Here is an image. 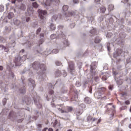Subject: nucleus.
I'll use <instances>...</instances> for the list:
<instances>
[{
  "instance_id": "nucleus-34",
  "label": "nucleus",
  "mask_w": 131,
  "mask_h": 131,
  "mask_svg": "<svg viewBox=\"0 0 131 131\" xmlns=\"http://www.w3.org/2000/svg\"><path fill=\"white\" fill-rule=\"evenodd\" d=\"M53 53H54V54H58L59 51L57 49H54L52 51Z\"/></svg>"
},
{
  "instance_id": "nucleus-13",
  "label": "nucleus",
  "mask_w": 131,
  "mask_h": 131,
  "mask_svg": "<svg viewBox=\"0 0 131 131\" xmlns=\"http://www.w3.org/2000/svg\"><path fill=\"white\" fill-rule=\"evenodd\" d=\"M100 13H104L106 12V7H101L100 8Z\"/></svg>"
},
{
  "instance_id": "nucleus-48",
  "label": "nucleus",
  "mask_w": 131,
  "mask_h": 131,
  "mask_svg": "<svg viewBox=\"0 0 131 131\" xmlns=\"http://www.w3.org/2000/svg\"><path fill=\"white\" fill-rule=\"evenodd\" d=\"M43 36H44L43 33H41V34H40V37H43Z\"/></svg>"
},
{
  "instance_id": "nucleus-50",
  "label": "nucleus",
  "mask_w": 131,
  "mask_h": 131,
  "mask_svg": "<svg viewBox=\"0 0 131 131\" xmlns=\"http://www.w3.org/2000/svg\"><path fill=\"white\" fill-rule=\"evenodd\" d=\"M113 103H108V104L106 105V108L108 107V105H113Z\"/></svg>"
},
{
  "instance_id": "nucleus-55",
  "label": "nucleus",
  "mask_w": 131,
  "mask_h": 131,
  "mask_svg": "<svg viewBox=\"0 0 131 131\" xmlns=\"http://www.w3.org/2000/svg\"><path fill=\"white\" fill-rule=\"evenodd\" d=\"M49 131H53L54 129H53V128H49V129H48Z\"/></svg>"
},
{
  "instance_id": "nucleus-26",
  "label": "nucleus",
  "mask_w": 131,
  "mask_h": 131,
  "mask_svg": "<svg viewBox=\"0 0 131 131\" xmlns=\"http://www.w3.org/2000/svg\"><path fill=\"white\" fill-rule=\"evenodd\" d=\"M5 10V7L3 5H0V12H4Z\"/></svg>"
},
{
  "instance_id": "nucleus-11",
  "label": "nucleus",
  "mask_w": 131,
  "mask_h": 131,
  "mask_svg": "<svg viewBox=\"0 0 131 131\" xmlns=\"http://www.w3.org/2000/svg\"><path fill=\"white\" fill-rule=\"evenodd\" d=\"M96 68V62H93L92 63L91 65V70H94Z\"/></svg>"
},
{
  "instance_id": "nucleus-38",
  "label": "nucleus",
  "mask_w": 131,
  "mask_h": 131,
  "mask_svg": "<svg viewBox=\"0 0 131 131\" xmlns=\"http://www.w3.org/2000/svg\"><path fill=\"white\" fill-rule=\"evenodd\" d=\"M96 120H97V119L96 118H93L92 117V121H91L92 122H94V121H96Z\"/></svg>"
},
{
  "instance_id": "nucleus-2",
  "label": "nucleus",
  "mask_w": 131,
  "mask_h": 131,
  "mask_svg": "<svg viewBox=\"0 0 131 131\" xmlns=\"http://www.w3.org/2000/svg\"><path fill=\"white\" fill-rule=\"evenodd\" d=\"M38 13L39 17L41 20H43V19H45L44 16H45V15H47V11L42 10H40V9H39L38 10Z\"/></svg>"
},
{
  "instance_id": "nucleus-20",
  "label": "nucleus",
  "mask_w": 131,
  "mask_h": 131,
  "mask_svg": "<svg viewBox=\"0 0 131 131\" xmlns=\"http://www.w3.org/2000/svg\"><path fill=\"white\" fill-rule=\"evenodd\" d=\"M90 33L93 35L96 34L97 33V30L95 29H93L90 31Z\"/></svg>"
},
{
  "instance_id": "nucleus-33",
  "label": "nucleus",
  "mask_w": 131,
  "mask_h": 131,
  "mask_svg": "<svg viewBox=\"0 0 131 131\" xmlns=\"http://www.w3.org/2000/svg\"><path fill=\"white\" fill-rule=\"evenodd\" d=\"M41 31V28H39L36 31V34H38Z\"/></svg>"
},
{
  "instance_id": "nucleus-15",
  "label": "nucleus",
  "mask_w": 131,
  "mask_h": 131,
  "mask_svg": "<svg viewBox=\"0 0 131 131\" xmlns=\"http://www.w3.org/2000/svg\"><path fill=\"white\" fill-rule=\"evenodd\" d=\"M14 16V13L10 12L8 13V18L9 19H12V18H13Z\"/></svg>"
},
{
  "instance_id": "nucleus-59",
  "label": "nucleus",
  "mask_w": 131,
  "mask_h": 131,
  "mask_svg": "<svg viewBox=\"0 0 131 131\" xmlns=\"http://www.w3.org/2000/svg\"><path fill=\"white\" fill-rule=\"evenodd\" d=\"M37 126H38V127H41V124H39L37 125Z\"/></svg>"
},
{
  "instance_id": "nucleus-56",
  "label": "nucleus",
  "mask_w": 131,
  "mask_h": 131,
  "mask_svg": "<svg viewBox=\"0 0 131 131\" xmlns=\"http://www.w3.org/2000/svg\"><path fill=\"white\" fill-rule=\"evenodd\" d=\"M55 3H56L57 4H59V3H60V0H56V2H55Z\"/></svg>"
},
{
  "instance_id": "nucleus-24",
  "label": "nucleus",
  "mask_w": 131,
  "mask_h": 131,
  "mask_svg": "<svg viewBox=\"0 0 131 131\" xmlns=\"http://www.w3.org/2000/svg\"><path fill=\"white\" fill-rule=\"evenodd\" d=\"M92 119H93V117L90 115L87 117L86 120L87 121H91Z\"/></svg>"
},
{
  "instance_id": "nucleus-27",
  "label": "nucleus",
  "mask_w": 131,
  "mask_h": 131,
  "mask_svg": "<svg viewBox=\"0 0 131 131\" xmlns=\"http://www.w3.org/2000/svg\"><path fill=\"white\" fill-rule=\"evenodd\" d=\"M20 93H21V94H25V93H26V90H25V88H24V89H20Z\"/></svg>"
},
{
  "instance_id": "nucleus-14",
  "label": "nucleus",
  "mask_w": 131,
  "mask_h": 131,
  "mask_svg": "<svg viewBox=\"0 0 131 131\" xmlns=\"http://www.w3.org/2000/svg\"><path fill=\"white\" fill-rule=\"evenodd\" d=\"M108 11H113V10H114V5L112 4L108 5Z\"/></svg>"
},
{
  "instance_id": "nucleus-19",
  "label": "nucleus",
  "mask_w": 131,
  "mask_h": 131,
  "mask_svg": "<svg viewBox=\"0 0 131 131\" xmlns=\"http://www.w3.org/2000/svg\"><path fill=\"white\" fill-rule=\"evenodd\" d=\"M69 8V7L67 5L63 6L62 8L63 11H64V12H66L68 10Z\"/></svg>"
},
{
  "instance_id": "nucleus-22",
  "label": "nucleus",
  "mask_w": 131,
  "mask_h": 131,
  "mask_svg": "<svg viewBox=\"0 0 131 131\" xmlns=\"http://www.w3.org/2000/svg\"><path fill=\"white\" fill-rule=\"evenodd\" d=\"M20 10H23V11H25V9H26V7H25V5L24 4H22L20 7Z\"/></svg>"
},
{
  "instance_id": "nucleus-9",
  "label": "nucleus",
  "mask_w": 131,
  "mask_h": 131,
  "mask_svg": "<svg viewBox=\"0 0 131 131\" xmlns=\"http://www.w3.org/2000/svg\"><path fill=\"white\" fill-rule=\"evenodd\" d=\"M25 102L27 105H28L29 104H30L31 100H30V98L29 97H26L25 100Z\"/></svg>"
},
{
  "instance_id": "nucleus-47",
  "label": "nucleus",
  "mask_w": 131,
  "mask_h": 131,
  "mask_svg": "<svg viewBox=\"0 0 131 131\" xmlns=\"http://www.w3.org/2000/svg\"><path fill=\"white\" fill-rule=\"evenodd\" d=\"M30 20V17H28L27 19H26V22H28Z\"/></svg>"
},
{
  "instance_id": "nucleus-63",
  "label": "nucleus",
  "mask_w": 131,
  "mask_h": 131,
  "mask_svg": "<svg viewBox=\"0 0 131 131\" xmlns=\"http://www.w3.org/2000/svg\"><path fill=\"white\" fill-rule=\"evenodd\" d=\"M59 28H63V26H59Z\"/></svg>"
},
{
  "instance_id": "nucleus-32",
  "label": "nucleus",
  "mask_w": 131,
  "mask_h": 131,
  "mask_svg": "<svg viewBox=\"0 0 131 131\" xmlns=\"http://www.w3.org/2000/svg\"><path fill=\"white\" fill-rule=\"evenodd\" d=\"M55 64L57 66H61V65H62V63L58 61L55 62Z\"/></svg>"
},
{
  "instance_id": "nucleus-3",
  "label": "nucleus",
  "mask_w": 131,
  "mask_h": 131,
  "mask_svg": "<svg viewBox=\"0 0 131 131\" xmlns=\"http://www.w3.org/2000/svg\"><path fill=\"white\" fill-rule=\"evenodd\" d=\"M52 124L54 128H59V127L61 126V123L57 120H55L54 121L52 122Z\"/></svg>"
},
{
  "instance_id": "nucleus-61",
  "label": "nucleus",
  "mask_w": 131,
  "mask_h": 131,
  "mask_svg": "<svg viewBox=\"0 0 131 131\" xmlns=\"http://www.w3.org/2000/svg\"><path fill=\"white\" fill-rule=\"evenodd\" d=\"M25 51V50H24V49H23L20 51V52H21L22 53H24Z\"/></svg>"
},
{
  "instance_id": "nucleus-16",
  "label": "nucleus",
  "mask_w": 131,
  "mask_h": 131,
  "mask_svg": "<svg viewBox=\"0 0 131 131\" xmlns=\"http://www.w3.org/2000/svg\"><path fill=\"white\" fill-rule=\"evenodd\" d=\"M84 102L85 103H86V104H91V99L89 98L86 97L84 99Z\"/></svg>"
},
{
  "instance_id": "nucleus-23",
  "label": "nucleus",
  "mask_w": 131,
  "mask_h": 131,
  "mask_svg": "<svg viewBox=\"0 0 131 131\" xmlns=\"http://www.w3.org/2000/svg\"><path fill=\"white\" fill-rule=\"evenodd\" d=\"M50 28L51 30H55V29H56V27L54 25V24H51L50 25Z\"/></svg>"
},
{
  "instance_id": "nucleus-43",
  "label": "nucleus",
  "mask_w": 131,
  "mask_h": 131,
  "mask_svg": "<svg viewBox=\"0 0 131 131\" xmlns=\"http://www.w3.org/2000/svg\"><path fill=\"white\" fill-rule=\"evenodd\" d=\"M57 18H58V16H57V15L53 16V18L54 19V20H57Z\"/></svg>"
},
{
  "instance_id": "nucleus-18",
  "label": "nucleus",
  "mask_w": 131,
  "mask_h": 131,
  "mask_svg": "<svg viewBox=\"0 0 131 131\" xmlns=\"http://www.w3.org/2000/svg\"><path fill=\"white\" fill-rule=\"evenodd\" d=\"M71 16H73V13L72 12H67L66 13V17H70Z\"/></svg>"
},
{
  "instance_id": "nucleus-17",
  "label": "nucleus",
  "mask_w": 131,
  "mask_h": 131,
  "mask_svg": "<svg viewBox=\"0 0 131 131\" xmlns=\"http://www.w3.org/2000/svg\"><path fill=\"white\" fill-rule=\"evenodd\" d=\"M101 40H100V37H96L95 39L94 42L95 43H99Z\"/></svg>"
},
{
  "instance_id": "nucleus-7",
  "label": "nucleus",
  "mask_w": 131,
  "mask_h": 131,
  "mask_svg": "<svg viewBox=\"0 0 131 131\" xmlns=\"http://www.w3.org/2000/svg\"><path fill=\"white\" fill-rule=\"evenodd\" d=\"M21 23V21H20V20L14 18V24H15V25H16L17 26H18V25H20Z\"/></svg>"
},
{
  "instance_id": "nucleus-60",
  "label": "nucleus",
  "mask_w": 131,
  "mask_h": 131,
  "mask_svg": "<svg viewBox=\"0 0 131 131\" xmlns=\"http://www.w3.org/2000/svg\"><path fill=\"white\" fill-rule=\"evenodd\" d=\"M100 122H101V120L100 119H99L98 122H97V124L100 123Z\"/></svg>"
},
{
  "instance_id": "nucleus-8",
  "label": "nucleus",
  "mask_w": 131,
  "mask_h": 131,
  "mask_svg": "<svg viewBox=\"0 0 131 131\" xmlns=\"http://www.w3.org/2000/svg\"><path fill=\"white\" fill-rule=\"evenodd\" d=\"M29 81L30 83H31L32 86H33V88H34L35 86V82L34 81V80H32V79L31 78H30L29 79Z\"/></svg>"
},
{
  "instance_id": "nucleus-42",
  "label": "nucleus",
  "mask_w": 131,
  "mask_h": 131,
  "mask_svg": "<svg viewBox=\"0 0 131 131\" xmlns=\"http://www.w3.org/2000/svg\"><path fill=\"white\" fill-rule=\"evenodd\" d=\"M73 2L74 4H78V0H73Z\"/></svg>"
},
{
  "instance_id": "nucleus-37",
  "label": "nucleus",
  "mask_w": 131,
  "mask_h": 131,
  "mask_svg": "<svg viewBox=\"0 0 131 131\" xmlns=\"http://www.w3.org/2000/svg\"><path fill=\"white\" fill-rule=\"evenodd\" d=\"M125 104L126 105H129V104H130V102L129 100H126V101H125Z\"/></svg>"
},
{
  "instance_id": "nucleus-49",
  "label": "nucleus",
  "mask_w": 131,
  "mask_h": 131,
  "mask_svg": "<svg viewBox=\"0 0 131 131\" xmlns=\"http://www.w3.org/2000/svg\"><path fill=\"white\" fill-rule=\"evenodd\" d=\"M0 48H2V49H6V47L3 45H0Z\"/></svg>"
},
{
  "instance_id": "nucleus-62",
  "label": "nucleus",
  "mask_w": 131,
  "mask_h": 131,
  "mask_svg": "<svg viewBox=\"0 0 131 131\" xmlns=\"http://www.w3.org/2000/svg\"><path fill=\"white\" fill-rule=\"evenodd\" d=\"M8 6L9 5L8 4L6 5V9H7V10H8V9L9 8Z\"/></svg>"
},
{
  "instance_id": "nucleus-4",
  "label": "nucleus",
  "mask_w": 131,
  "mask_h": 131,
  "mask_svg": "<svg viewBox=\"0 0 131 131\" xmlns=\"http://www.w3.org/2000/svg\"><path fill=\"white\" fill-rule=\"evenodd\" d=\"M20 61H21V57L17 56V57H15L14 59V63L16 66H19V64H20Z\"/></svg>"
},
{
  "instance_id": "nucleus-53",
  "label": "nucleus",
  "mask_w": 131,
  "mask_h": 131,
  "mask_svg": "<svg viewBox=\"0 0 131 131\" xmlns=\"http://www.w3.org/2000/svg\"><path fill=\"white\" fill-rule=\"evenodd\" d=\"M95 3H99V2H101V0H94Z\"/></svg>"
},
{
  "instance_id": "nucleus-64",
  "label": "nucleus",
  "mask_w": 131,
  "mask_h": 131,
  "mask_svg": "<svg viewBox=\"0 0 131 131\" xmlns=\"http://www.w3.org/2000/svg\"><path fill=\"white\" fill-rule=\"evenodd\" d=\"M129 128H131V124L129 125Z\"/></svg>"
},
{
  "instance_id": "nucleus-21",
  "label": "nucleus",
  "mask_w": 131,
  "mask_h": 131,
  "mask_svg": "<svg viewBox=\"0 0 131 131\" xmlns=\"http://www.w3.org/2000/svg\"><path fill=\"white\" fill-rule=\"evenodd\" d=\"M117 82L119 85H121V84L123 83V80L120 79L118 81H117Z\"/></svg>"
},
{
  "instance_id": "nucleus-46",
  "label": "nucleus",
  "mask_w": 131,
  "mask_h": 131,
  "mask_svg": "<svg viewBox=\"0 0 131 131\" xmlns=\"http://www.w3.org/2000/svg\"><path fill=\"white\" fill-rule=\"evenodd\" d=\"M23 121V119H19L17 121L18 122H22Z\"/></svg>"
},
{
  "instance_id": "nucleus-36",
  "label": "nucleus",
  "mask_w": 131,
  "mask_h": 131,
  "mask_svg": "<svg viewBox=\"0 0 131 131\" xmlns=\"http://www.w3.org/2000/svg\"><path fill=\"white\" fill-rule=\"evenodd\" d=\"M43 41H45L43 39H41L39 42V46H40V45H42V42H43Z\"/></svg>"
},
{
  "instance_id": "nucleus-28",
  "label": "nucleus",
  "mask_w": 131,
  "mask_h": 131,
  "mask_svg": "<svg viewBox=\"0 0 131 131\" xmlns=\"http://www.w3.org/2000/svg\"><path fill=\"white\" fill-rule=\"evenodd\" d=\"M63 45H64L65 47H68L69 46V43H68V41H67V40L64 41Z\"/></svg>"
},
{
  "instance_id": "nucleus-44",
  "label": "nucleus",
  "mask_w": 131,
  "mask_h": 131,
  "mask_svg": "<svg viewBox=\"0 0 131 131\" xmlns=\"http://www.w3.org/2000/svg\"><path fill=\"white\" fill-rule=\"evenodd\" d=\"M128 2V0H123V3L124 4H126V3Z\"/></svg>"
},
{
  "instance_id": "nucleus-10",
  "label": "nucleus",
  "mask_w": 131,
  "mask_h": 131,
  "mask_svg": "<svg viewBox=\"0 0 131 131\" xmlns=\"http://www.w3.org/2000/svg\"><path fill=\"white\" fill-rule=\"evenodd\" d=\"M53 3L52 0H47L45 3V6H51V4Z\"/></svg>"
},
{
  "instance_id": "nucleus-57",
  "label": "nucleus",
  "mask_w": 131,
  "mask_h": 131,
  "mask_svg": "<svg viewBox=\"0 0 131 131\" xmlns=\"http://www.w3.org/2000/svg\"><path fill=\"white\" fill-rule=\"evenodd\" d=\"M36 65V66H37V64H36V62H34L33 63V67H34V66Z\"/></svg>"
},
{
  "instance_id": "nucleus-35",
  "label": "nucleus",
  "mask_w": 131,
  "mask_h": 131,
  "mask_svg": "<svg viewBox=\"0 0 131 131\" xmlns=\"http://www.w3.org/2000/svg\"><path fill=\"white\" fill-rule=\"evenodd\" d=\"M102 80H107V76L106 75H103L102 77Z\"/></svg>"
},
{
  "instance_id": "nucleus-5",
  "label": "nucleus",
  "mask_w": 131,
  "mask_h": 131,
  "mask_svg": "<svg viewBox=\"0 0 131 131\" xmlns=\"http://www.w3.org/2000/svg\"><path fill=\"white\" fill-rule=\"evenodd\" d=\"M106 92V88L104 87L98 88V93L99 94H104Z\"/></svg>"
},
{
  "instance_id": "nucleus-41",
  "label": "nucleus",
  "mask_w": 131,
  "mask_h": 131,
  "mask_svg": "<svg viewBox=\"0 0 131 131\" xmlns=\"http://www.w3.org/2000/svg\"><path fill=\"white\" fill-rule=\"evenodd\" d=\"M14 112H11L9 114V118H10V117H11L12 116V115L13 114Z\"/></svg>"
},
{
  "instance_id": "nucleus-30",
  "label": "nucleus",
  "mask_w": 131,
  "mask_h": 131,
  "mask_svg": "<svg viewBox=\"0 0 131 131\" xmlns=\"http://www.w3.org/2000/svg\"><path fill=\"white\" fill-rule=\"evenodd\" d=\"M9 2H11L12 4H15L16 0H8ZM18 2H22L23 0H17Z\"/></svg>"
},
{
  "instance_id": "nucleus-29",
  "label": "nucleus",
  "mask_w": 131,
  "mask_h": 131,
  "mask_svg": "<svg viewBox=\"0 0 131 131\" xmlns=\"http://www.w3.org/2000/svg\"><path fill=\"white\" fill-rule=\"evenodd\" d=\"M98 99H101V100H106L107 97L104 96L102 97L101 96H100L99 97H98Z\"/></svg>"
},
{
  "instance_id": "nucleus-31",
  "label": "nucleus",
  "mask_w": 131,
  "mask_h": 131,
  "mask_svg": "<svg viewBox=\"0 0 131 131\" xmlns=\"http://www.w3.org/2000/svg\"><path fill=\"white\" fill-rule=\"evenodd\" d=\"M56 37V34H52L50 36L51 39H55Z\"/></svg>"
},
{
  "instance_id": "nucleus-25",
  "label": "nucleus",
  "mask_w": 131,
  "mask_h": 131,
  "mask_svg": "<svg viewBox=\"0 0 131 131\" xmlns=\"http://www.w3.org/2000/svg\"><path fill=\"white\" fill-rule=\"evenodd\" d=\"M33 7L34 8H38V4L36 2L33 3Z\"/></svg>"
},
{
  "instance_id": "nucleus-51",
  "label": "nucleus",
  "mask_w": 131,
  "mask_h": 131,
  "mask_svg": "<svg viewBox=\"0 0 131 131\" xmlns=\"http://www.w3.org/2000/svg\"><path fill=\"white\" fill-rule=\"evenodd\" d=\"M3 39H4V38H3V37H0V42H2L3 41Z\"/></svg>"
},
{
  "instance_id": "nucleus-54",
  "label": "nucleus",
  "mask_w": 131,
  "mask_h": 131,
  "mask_svg": "<svg viewBox=\"0 0 131 131\" xmlns=\"http://www.w3.org/2000/svg\"><path fill=\"white\" fill-rule=\"evenodd\" d=\"M47 129H48V128H47V127H46V128H45L44 129H43L42 131H47Z\"/></svg>"
},
{
  "instance_id": "nucleus-52",
  "label": "nucleus",
  "mask_w": 131,
  "mask_h": 131,
  "mask_svg": "<svg viewBox=\"0 0 131 131\" xmlns=\"http://www.w3.org/2000/svg\"><path fill=\"white\" fill-rule=\"evenodd\" d=\"M108 89H109V90H110L111 91H112V90H113L112 86H108Z\"/></svg>"
},
{
  "instance_id": "nucleus-45",
  "label": "nucleus",
  "mask_w": 131,
  "mask_h": 131,
  "mask_svg": "<svg viewBox=\"0 0 131 131\" xmlns=\"http://www.w3.org/2000/svg\"><path fill=\"white\" fill-rule=\"evenodd\" d=\"M4 102L5 103H4V105H5V104H6V103H7V99L4 98Z\"/></svg>"
},
{
  "instance_id": "nucleus-39",
  "label": "nucleus",
  "mask_w": 131,
  "mask_h": 131,
  "mask_svg": "<svg viewBox=\"0 0 131 131\" xmlns=\"http://www.w3.org/2000/svg\"><path fill=\"white\" fill-rule=\"evenodd\" d=\"M120 53L118 54V56H119V55H121V53H122V50L121 49L118 50V53Z\"/></svg>"
},
{
  "instance_id": "nucleus-40",
  "label": "nucleus",
  "mask_w": 131,
  "mask_h": 131,
  "mask_svg": "<svg viewBox=\"0 0 131 131\" xmlns=\"http://www.w3.org/2000/svg\"><path fill=\"white\" fill-rule=\"evenodd\" d=\"M49 93L50 95H53V94H54V91L50 90Z\"/></svg>"
},
{
  "instance_id": "nucleus-1",
  "label": "nucleus",
  "mask_w": 131,
  "mask_h": 131,
  "mask_svg": "<svg viewBox=\"0 0 131 131\" xmlns=\"http://www.w3.org/2000/svg\"><path fill=\"white\" fill-rule=\"evenodd\" d=\"M59 111L61 112V113H69V112H72V110H73V107L72 106H67L64 108V110L63 108H58Z\"/></svg>"
},
{
  "instance_id": "nucleus-12",
  "label": "nucleus",
  "mask_w": 131,
  "mask_h": 131,
  "mask_svg": "<svg viewBox=\"0 0 131 131\" xmlns=\"http://www.w3.org/2000/svg\"><path fill=\"white\" fill-rule=\"evenodd\" d=\"M41 70H42L43 71H45L47 70V67H46V65L42 64L40 66Z\"/></svg>"
},
{
  "instance_id": "nucleus-6",
  "label": "nucleus",
  "mask_w": 131,
  "mask_h": 131,
  "mask_svg": "<svg viewBox=\"0 0 131 131\" xmlns=\"http://www.w3.org/2000/svg\"><path fill=\"white\" fill-rule=\"evenodd\" d=\"M69 70L70 73L72 74V72L74 71V64L73 63L69 65Z\"/></svg>"
},
{
  "instance_id": "nucleus-58",
  "label": "nucleus",
  "mask_w": 131,
  "mask_h": 131,
  "mask_svg": "<svg viewBox=\"0 0 131 131\" xmlns=\"http://www.w3.org/2000/svg\"><path fill=\"white\" fill-rule=\"evenodd\" d=\"M4 68H3V66H0V70H3Z\"/></svg>"
}]
</instances>
